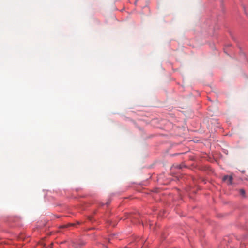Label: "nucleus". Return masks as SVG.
<instances>
[{
  "label": "nucleus",
  "mask_w": 248,
  "mask_h": 248,
  "mask_svg": "<svg viewBox=\"0 0 248 248\" xmlns=\"http://www.w3.org/2000/svg\"><path fill=\"white\" fill-rule=\"evenodd\" d=\"M144 217L139 212L125 213L124 216L121 219L125 220L128 219L133 224L143 223Z\"/></svg>",
  "instance_id": "1"
},
{
  "label": "nucleus",
  "mask_w": 248,
  "mask_h": 248,
  "mask_svg": "<svg viewBox=\"0 0 248 248\" xmlns=\"http://www.w3.org/2000/svg\"><path fill=\"white\" fill-rule=\"evenodd\" d=\"M6 222L10 227H18L22 225V218L17 216H11L8 217Z\"/></svg>",
  "instance_id": "2"
},
{
  "label": "nucleus",
  "mask_w": 248,
  "mask_h": 248,
  "mask_svg": "<svg viewBox=\"0 0 248 248\" xmlns=\"http://www.w3.org/2000/svg\"><path fill=\"white\" fill-rule=\"evenodd\" d=\"M232 180L233 177L232 175H224L222 178L223 181H227V183L228 185H232Z\"/></svg>",
  "instance_id": "3"
},
{
  "label": "nucleus",
  "mask_w": 248,
  "mask_h": 248,
  "mask_svg": "<svg viewBox=\"0 0 248 248\" xmlns=\"http://www.w3.org/2000/svg\"><path fill=\"white\" fill-rule=\"evenodd\" d=\"M239 193L242 196H245V191L244 189H241L239 190Z\"/></svg>",
  "instance_id": "4"
},
{
  "label": "nucleus",
  "mask_w": 248,
  "mask_h": 248,
  "mask_svg": "<svg viewBox=\"0 0 248 248\" xmlns=\"http://www.w3.org/2000/svg\"><path fill=\"white\" fill-rule=\"evenodd\" d=\"M185 167V165H184V164H180V165H177L176 168L179 169H182L183 168H184Z\"/></svg>",
  "instance_id": "5"
},
{
  "label": "nucleus",
  "mask_w": 248,
  "mask_h": 248,
  "mask_svg": "<svg viewBox=\"0 0 248 248\" xmlns=\"http://www.w3.org/2000/svg\"><path fill=\"white\" fill-rule=\"evenodd\" d=\"M111 199H110V198H109V199H108V200L106 202V203H105V204H106L107 206H108V205L110 204V202H111Z\"/></svg>",
  "instance_id": "6"
},
{
  "label": "nucleus",
  "mask_w": 248,
  "mask_h": 248,
  "mask_svg": "<svg viewBox=\"0 0 248 248\" xmlns=\"http://www.w3.org/2000/svg\"><path fill=\"white\" fill-rule=\"evenodd\" d=\"M109 223H110V225H113V226H114V224H113V221H111V220Z\"/></svg>",
  "instance_id": "7"
},
{
  "label": "nucleus",
  "mask_w": 248,
  "mask_h": 248,
  "mask_svg": "<svg viewBox=\"0 0 248 248\" xmlns=\"http://www.w3.org/2000/svg\"><path fill=\"white\" fill-rule=\"evenodd\" d=\"M91 229H92V228H89V229H88V231H90V230H91Z\"/></svg>",
  "instance_id": "8"
},
{
  "label": "nucleus",
  "mask_w": 248,
  "mask_h": 248,
  "mask_svg": "<svg viewBox=\"0 0 248 248\" xmlns=\"http://www.w3.org/2000/svg\"><path fill=\"white\" fill-rule=\"evenodd\" d=\"M65 226H62V227H65Z\"/></svg>",
  "instance_id": "9"
},
{
  "label": "nucleus",
  "mask_w": 248,
  "mask_h": 248,
  "mask_svg": "<svg viewBox=\"0 0 248 248\" xmlns=\"http://www.w3.org/2000/svg\"><path fill=\"white\" fill-rule=\"evenodd\" d=\"M5 232H6V233L8 232H6V231H5Z\"/></svg>",
  "instance_id": "10"
},
{
  "label": "nucleus",
  "mask_w": 248,
  "mask_h": 248,
  "mask_svg": "<svg viewBox=\"0 0 248 248\" xmlns=\"http://www.w3.org/2000/svg\"><path fill=\"white\" fill-rule=\"evenodd\" d=\"M5 232H6V233L8 232H6V231H5Z\"/></svg>",
  "instance_id": "11"
}]
</instances>
